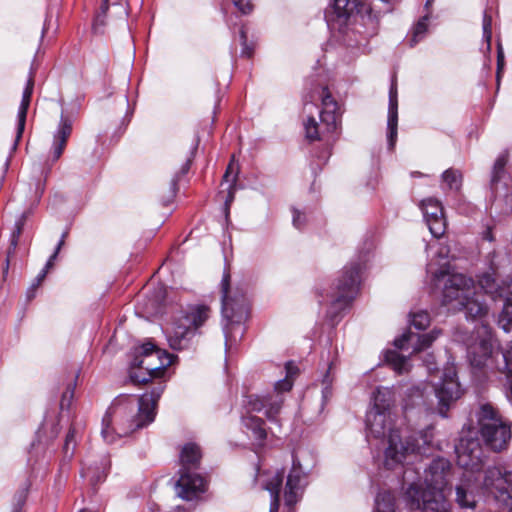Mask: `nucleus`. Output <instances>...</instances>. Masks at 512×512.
<instances>
[{
  "label": "nucleus",
  "instance_id": "a18cd8bd",
  "mask_svg": "<svg viewBox=\"0 0 512 512\" xmlns=\"http://www.w3.org/2000/svg\"><path fill=\"white\" fill-rule=\"evenodd\" d=\"M74 386L75 384H69L66 391L62 394L60 401V408L62 410L68 409L70 407V404L74 396Z\"/></svg>",
  "mask_w": 512,
  "mask_h": 512
},
{
  "label": "nucleus",
  "instance_id": "e433bc0d",
  "mask_svg": "<svg viewBox=\"0 0 512 512\" xmlns=\"http://www.w3.org/2000/svg\"><path fill=\"white\" fill-rule=\"evenodd\" d=\"M358 6V0H334L333 8L338 17H347Z\"/></svg>",
  "mask_w": 512,
  "mask_h": 512
},
{
  "label": "nucleus",
  "instance_id": "680f3d73",
  "mask_svg": "<svg viewBox=\"0 0 512 512\" xmlns=\"http://www.w3.org/2000/svg\"><path fill=\"white\" fill-rule=\"evenodd\" d=\"M64 240H60L56 246V249H55V252L56 253H59V251L61 250L62 246L64 245Z\"/></svg>",
  "mask_w": 512,
  "mask_h": 512
},
{
  "label": "nucleus",
  "instance_id": "3c124183",
  "mask_svg": "<svg viewBox=\"0 0 512 512\" xmlns=\"http://www.w3.org/2000/svg\"><path fill=\"white\" fill-rule=\"evenodd\" d=\"M22 226H23V221H18L16 223V231L13 232V235H12V245L15 247L17 245V239L18 237L20 236L21 234V231H22Z\"/></svg>",
  "mask_w": 512,
  "mask_h": 512
},
{
  "label": "nucleus",
  "instance_id": "393cba45",
  "mask_svg": "<svg viewBox=\"0 0 512 512\" xmlns=\"http://www.w3.org/2000/svg\"><path fill=\"white\" fill-rule=\"evenodd\" d=\"M500 298L504 299V305L499 317V325L504 331L508 332L512 326V291L504 288L503 296Z\"/></svg>",
  "mask_w": 512,
  "mask_h": 512
},
{
  "label": "nucleus",
  "instance_id": "f8f14e48",
  "mask_svg": "<svg viewBox=\"0 0 512 512\" xmlns=\"http://www.w3.org/2000/svg\"><path fill=\"white\" fill-rule=\"evenodd\" d=\"M476 415L487 446L498 452L505 449L511 439V429L503 422L498 411L490 403H485L480 405Z\"/></svg>",
  "mask_w": 512,
  "mask_h": 512
},
{
  "label": "nucleus",
  "instance_id": "49530a36",
  "mask_svg": "<svg viewBox=\"0 0 512 512\" xmlns=\"http://www.w3.org/2000/svg\"><path fill=\"white\" fill-rule=\"evenodd\" d=\"M389 105H398V92L396 78L393 77L389 89Z\"/></svg>",
  "mask_w": 512,
  "mask_h": 512
},
{
  "label": "nucleus",
  "instance_id": "a19ab883",
  "mask_svg": "<svg viewBox=\"0 0 512 512\" xmlns=\"http://www.w3.org/2000/svg\"><path fill=\"white\" fill-rule=\"evenodd\" d=\"M267 406V396L250 395L247 400V407L250 411L260 412Z\"/></svg>",
  "mask_w": 512,
  "mask_h": 512
},
{
  "label": "nucleus",
  "instance_id": "423d86ee",
  "mask_svg": "<svg viewBox=\"0 0 512 512\" xmlns=\"http://www.w3.org/2000/svg\"><path fill=\"white\" fill-rule=\"evenodd\" d=\"M230 274L224 273L221 280L222 292V316L225 321L223 331L225 335L226 349H230L234 343L244 335V322L248 319L249 308L243 296L230 298Z\"/></svg>",
  "mask_w": 512,
  "mask_h": 512
},
{
  "label": "nucleus",
  "instance_id": "864d4df0",
  "mask_svg": "<svg viewBox=\"0 0 512 512\" xmlns=\"http://www.w3.org/2000/svg\"><path fill=\"white\" fill-rule=\"evenodd\" d=\"M25 499H26V494L24 492H21L18 496H17V508H15L13 510V512H20V509L22 507V505L24 504L25 502Z\"/></svg>",
  "mask_w": 512,
  "mask_h": 512
},
{
  "label": "nucleus",
  "instance_id": "dca6fc26",
  "mask_svg": "<svg viewBox=\"0 0 512 512\" xmlns=\"http://www.w3.org/2000/svg\"><path fill=\"white\" fill-rule=\"evenodd\" d=\"M307 485V475L300 461L293 455L292 467L287 475L284 490L285 505L291 509L302 497Z\"/></svg>",
  "mask_w": 512,
  "mask_h": 512
},
{
  "label": "nucleus",
  "instance_id": "c756f323",
  "mask_svg": "<svg viewBox=\"0 0 512 512\" xmlns=\"http://www.w3.org/2000/svg\"><path fill=\"white\" fill-rule=\"evenodd\" d=\"M397 125H398V105H389L388 107V119H387V130H388V142L389 146L393 148L397 139Z\"/></svg>",
  "mask_w": 512,
  "mask_h": 512
},
{
  "label": "nucleus",
  "instance_id": "9b49d317",
  "mask_svg": "<svg viewBox=\"0 0 512 512\" xmlns=\"http://www.w3.org/2000/svg\"><path fill=\"white\" fill-rule=\"evenodd\" d=\"M314 94L321 99L322 110L320 112V125L314 117H309L305 123L306 138L310 141L323 140L326 136L333 135L339 122V107L326 86L319 87Z\"/></svg>",
  "mask_w": 512,
  "mask_h": 512
},
{
  "label": "nucleus",
  "instance_id": "de8ad7c7",
  "mask_svg": "<svg viewBox=\"0 0 512 512\" xmlns=\"http://www.w3.org/2000/svg\"><path fill=\"white\" fill-rule=\"evenodd\" d=\"M306 217L297 209H293V225L297 229H302L305 225Z\"/></svg>",
  "mask_w": 512,
  "mask_h": 512
},
{
  "label": "nucleus",
  "instance_id": "6e6552de",
  "mask_svg": "<svg viewBox=\"0 0 512 512\" xmlns=\"http://www.w3.org/2000/svg\"><path fill=\"white\" fill-rule=\"evenodd\" d=\"M173 363V355L147 342L136 349L133 360L137 371L131 372L130 378L136 384H146L154 379L164 377L167 367Z\"/></svg>",
  "mask_w": 512,
  "mask_h": 512
},
{
  "label": "nucleus",
  "instance_id": "c03bdc74",
  "mask_svg": "<svg viewBox=\"0 0 512 512\" xmlns=\"http://www.w3.org/2000/svg\"><path fill=\"white\" fill-rule=\"evenodd\" d=\"M233 5L242 15H249L253 12L254 5L251 0H231Z\"/></svg>",
  "mask_w": 512,
  "mask_h": 512
},
{
  "label": "nucleus",
  "instance_id": "58836bf2",
  "mask_svg": "<svg viewBox=\"0 0 512 512\" xmlns=\"http://www.w3.org/2000/svg\"><path fill=\"white\" fill-rule=\"evenodd\" d=\"M410 317L411 325L418 330H425L430 325V315L427 311L411 313Z\"/></svg>",
  "mask_w": 512,
  "mask_h": 512
},
{
  "label": "nucleus",
  "instance_id": "cd10ccee",
  "mask_svg": "<svg viewBox=\"0 0 512 512\" xmlns=\"http://www.w3.org/2000/svg\"><path fill=\"white\" fill-rule=\"evenodd\" d=\"M508 162V154L507 152L501 153L493 166L491 179H490V188L494 192L497 189L498 183L501 181L505 174V166Z\"/></svg>",
  "mask_w": 512,
  "mask_h": 512
},
{
  "label": "nucleus",
  "instance_id": "f257e3e1",
  "mask_svg": "<svg viewBox=\"0 0 512 512\" xmlns=\"http://www.w3.org/2000/svg\"><path fill=\"white\" fill-rule=\"evenodd\" d=\"M450 464L444 459L433 460L426 471L424 484L412 482L404 490L402 501L409 512H451L444 495Z\"/></svg>",
  "mask_w": 512,
  "mask_h": 512
},
{
  "label": "nucleus",
  "instance_id": "b1692460",
  "mask_svg": "<svg viewBox=\"0 0 512 512\" xmlns=\"http://www.w3.org/2000/svg\"><path fill=\"white\" fill-rule=\"evenodd\" d=\"M479 286L486 294L491 295V297L496 300L498 297H502L504 293V288L500 286L496 278L493 274L484 273L479 279Z\"/></svg>",
  "mask_w": 512,
  "mask_h": 512
},
{
  "label": "nucleus",
  "instance_id": "774afa93",
  "mask_svg": "<svg viewBox=\"0 0 512 512\" xmlns=\"http://www.w3.org/2000/svg\"><path fill=\"white\" fill-rule=\"evenodd\" d=\"M310 100L311 101L315 100V95L314 94L310 95Z\"/></svg>",
  "mask_w": 512,
  "mask_h": 512
},
{
  "label": "nucleus",
  "instance_id": "e2e57ef3",
  "mask_svg": "<svg viewBox=\"0 0 512 512\" xmlns=\"http://www.w3.org/2000/svg\"><path fill=\"white\" fill-rule=\"evenodd\" d=\"M411 176L412 177H421V176H423V174L421 172L414 171V172L411 173Z\"/></svg>",
  "mask_w": 512,
  "mask_h": 512
},
{
  "label": "nucleus",
  "instance_id": "f03ea898",
  "mask_svg": "<svg viewBox=\"0 0 512 512\" xmlns=\"http://www.w3.org/2000/svg\"><path fill=\"white\" fill-rule=\"evenodd\" d=\"M475 429H463L458 443L455 445L457 464L465 469L460 485L456 487L455 501L462 509H474L476 507V485L471 482L472 476L479 471L482 464V447Z\"/></svg>",
  "mask_w": 512,
  "mask_h": 512
},
{
  "label": "nucleus",
  "instance_id": "79ce46f5",
  "mask_svg": "<svg viewBox=\"0 0 512 512\" xmlns=\"http://www.w3.org/2000/svg\"><path fill=\"white\" fill-rule=\"evenodd\" d=\"M75 431L70 429L66 435L63 451L65 457L71 458L74 453Z\"/></svg>",
  "mask_w": 512,
  "mask_h": 512
},
{
  "label": "nucleus",
  "instance_id": "338daca9",
  "mask_svg": "<svg viewBox=\"0 0 512 512\" xmlns=\"http://www.w3.org/2000/svg\"><path fill=\"white\" fill-rule=\"evenodd\" d=\"M432 2H433V0H427V2H426V6L431 5V3H432Z\"/></svg>",
  "mask_w": 512,
  "mask_h": 512
},
{
  "label": "nucleus",
  "instance_id": "7c9ffc66",
  "mask_svg": "<svg viewBox=\"0 0 512 512\" xmlns=\"http://www.w3.org/2000/svg\"><path fill=\"white\" fill-rule=\"evenodd\" d=\"M243 422L247 428L252 430L255 439L260 442H263L266 439L267 433L264 428L265 423L263 419L256 416H248L243 418Z\"/></svg>",
  "mask_w": 512,
  "mask_h": 512
},
{
  "label": "nucleus",
  "instance_id": "7ed1b4c3",
  "mask_svg": "<svg viewBox=\"0 0 512 512\" xmlns=\"http://www.w3.org/2000/svg\"><path fill=\"white\" fill-rule=\"evenodd\" d=\"M366 428L368 437L386 439L384 450V466L395 469L403 464L408 455L414 453L417 446L409 439L405 441L399 431L393 428V419L390 411L371 409L366 414Z\"/></svg>",
  "mask_w": 512,
  "mask_h": 512
},
{
  "label": "nucleus",
  "instance_id": "6e6d98bb",
  "mask_svg": "<svg viewBox=\"0 0 512 512\" xmlns=\"http://www.w3.org/2000/svg\"><path fill=\"white\" fill-rule=\"evenodd\" d=\"M483 239L487 240V241H493L494 240V236H493V233H492V230L490 227H488L484 232H483Z\"/></svg>",
  "mask_w": 512,
  "mask_h": 512
},
{
  "label": "nucleus",
  "instance_id": "4c0bfd02",
  "mask_svg": "<svg viewBox=\"0 0 512 512\" xmlns=\"http://www.w3.org/2000/svg\"><path fill=\"white\" fill-rule=\"evenodd\" d=\"M428 16L422 17L413 27L412 37L410 39V46H415L423 37L428 30Z\"/></svg>",
  "mask_w": 512,
  "mask_h": 512
},
{
  "label": "nucleus",
  "instance_id": "2f4dec72",
  "mask_svg": "<svg viewBox=\"0 0 512 512\" xmlns=\"http://www.w3.org/2000/svg\"><path fill=\"white\" fill-rule=\"evenodd\" d=\"M392 402V392L388 388H379L374 394L372 409L390 411Z\"/></svg>",
  "mask_w": 512,
  "mask_h": 512
},
{
  "label": "nucleus",
  "instance_id": "8fccbe9b",
  "mask_svg": "<svg viewBox=\"0 0 512 512\" xmlns=\"http://www.w3.org/2000/svg\"><path fill=\"white\" fill-rule=\"evenodd\" d=\"M47 270L46 269H42L41 272L37 275V277L34 279L30 289H29V293L32 292V291H35L40 285L41 283L43 282V280L45 279L46 275H47Z\"/></svg>",
  "mask_w": 512,
  "mask_h": 512
},
{
  "label": "nucleus",
  "instance_id": "f704fd0d",
  "mask_svg": "<svg viewBox=\"0 0 512 512\" xmlns=\"http://www.w3.org/2000/svg\"><path fill=\"white\" fill-rule=\"evenodd\" d=\"M191 166V159H187L186 162L182 165L179 172H177L174 177L171 179L170 187H169V195L167 199L163 198L164 205H167L175 196L178 191V182L182 176L188 173Z\"/></svg>",
  "mask_w": 512,
  "mask_h": 512
},
{
  "label": "nucleus",
  "instance_id": "473e14b6",
  "mask_svg": "<svg viewBox=\"0 0 512 512\" xmlns=\"http://www.w3.org/2000/svg\"><path fill=\"white\" fill-rule=\"evenodd\" d=\"M442 181L450 190L459 191L462 186L463 176L459 170L449 168L443 172Z\"/></svg>",
  "mask_w": 512,
  "mask_h": 512
},
{
  "label": "nucleus",
  "instance_id": "13d9d810",
  "mask_svg": "<svg viewBox=\"0 0 512 512\" xmlns=\"http://www.w3.org/2000/svg\"><path fill=\"white\" fill-rule=\"evenodd\" d=\"M434 366H435L434 357L432 355H430L429 359L427 360V367L429 370H432V369H434Z\"/></svg>",
  "mask_w": 512,
  "mask_h": 512
},
{
  "label": "nucleus",
  "instance_id": "6ab92c4d",
  "mask_svg": "<svg viewBox=\"0 0 512 512\" xmlns=\"http://www.w3.org/2000/svg\"><path fill=\"white\" fill-rule=\"evenodd\" d=\"M465 311V315L467 319L476 320L479 319L481 324H485L483 321V317H485L488 313V307L482 300V295L477 293L474 290L472 295H468L467 298L463 299L461 302H458V305L453 311Z\"/></svg>",
  "mask_w": 512,
  "mask_h": 512
},
{
  "label": "nucleus",
  "instance_id": "37998d69",
  "mask_svg": "<svg viewBox=\"0 0 512 512\" xmlns=\"http://www.w3.org/2000/svg\"><path fill=\"white\" fill-rule=\"evenodd\" d=\"M240 39H241V44L243 46L242 50H241V56L246 57V58H251L254 53V48H253V46H251L247 43L248 38H247V33L244 28H241V30H240Z\"/></svg>",
  "mask_w": 512,
  "mask_h": 512
},
{
  "label": "nucleus",
  "instance_id": "c85d7f7f",
  "mask_svg": "<svg viewBox=\"0 0 512 512\" xmlns=\"http://www.w3.org/2000/svg\"><path fill=\"white\" fill-rule=\"evenodd\" d=\"M374 512H395V497L390 491H380L377 494Z\"/></svg>",
  "mask_w": 512,
  "mask_h": 512
},
{
  "label": "nucleus",
  "instance_id": "09e8293b",
  "mask_svg": "<svg viewBox=\"0 0 512 512\" xmlns=\"http://www.w3.org/2000/svg\"><path fill=\"white\" fill-rule=\"evenodd\" d=\"M504 67V52L500 43H498L497 47V79L500 78V73Z\"/></svg>",
  "mask_w": 512,
  "mask_h": 512
},
{
  "label": "nucleus",
  "instance_id": "a878e982",
  "mask_svg": "<svg viewBox=\"0 0 512 512\" xmlns=\"http://www.w3.org/2000/svg\"><path fill=\"white\" fill-rule=\"evenodd\" d=\"M239 168L233 162V160L228 164L225 174L223 175V182L228 183V195L225 200L226 210L228 211L229 205L234 200V185L237 181Z\"/></svg>",
  "mask_w": 512,
  "mask_h": 512
},
{
  "label": "nucleus",
  "instance_id": "aec40b11",
  "mask_svg": "<svg viewBox=\"0 0 512 512\" xmlns=\"http://www.w3.org/2000/svg\"><path fill=\"white\" fill-rule=\"evenodd\" d=\"M71 133L72 120L62 115L53 136V144L51 147L53 162L57 161L62 156Z\"/></svg>",
  "mask_w": 512,
  "mask_h": 512
},
{
  "label": "nucleus",
  "instance_id": "0e129e2a",
  "mask_svg": "<svg viewBox=\"0 0 512 512\" xmlns=\"http://www.w3.org/2000/svg\"><path fill=\"white\" fill-rule=\"evenodd\" d=\"M67 235H68V232H67V231H65V232L62 234V236H61V239H60V240H64V241H65V238H66V236H67Z\"/></svg>",
  "mask_w": 512,
  "mask_h": 512
},
{
  "label": "nucleus",
  "instance_id": "9d476101",
  "mask_svg": "<svg viewBox=\"0 0 512 512\" xmlns=\"http://www.w3.org/2000/svg\"><path fill=\"white\" fill-rule=\"evenodd\" d=\"M428 272L432 274V283L435 288L442 289V304L454 310L463 299L474 293V281L461 273H451L449 268L442 266L432 271L428 265Z\"/></svg>",
  "mask_w": 512,
  "mask_h": 512
},
{
  "label": "nucleus",
  "instance_id": "72a5a7b5",
  "mask_svg": "<svg viewBox=\"0 0 512 512\" xmlns=\"http://www.w3.org/2000/svg\"><path fill=\"white\" fill-rule=\"evenodd\" d=\"M284 399L281 395H269L267 396V406L265 409V415L270 421H276L277 415L279 414L283 405Z\"/></svg>",
  "mask_w": 512,
  "mask_h": 512
},
{
  "label": "nucleus",
  "instance_id": "c9c22d12",
  "mask_svg": "<svg viewBox=\"0 0 512 512\" xmlns=\"http://www.w3.org/2000/svg\"><path fill=\"white\" fill-rule=\"evenodd\" d=\"M386 360L392 365L393 369L402 374L408 371V359L395 351H389L386 354Z\"/></svg>",
  "mask_w": 512,
  "mask_h": 512
},
{
  "label": "nucleus",
  "instance_id": "bf43d9fd",
  "mask_svg": "<svg viewBox=\"0 0 512 512\" xmlns=\"http://www.w3.org/2000/svg\"><path fill=\"white\" fill-rule=\"evenodd\" d=\"M331 382L332 381L329 379V371H327V373L325 374V376L323 378V384L330 385Z\"/></svg>",
  "mask_w": 512,
  "mask_h": 512
},
{
  "label": "nucleus",
  "instance_id": "2eb2a0df",
  "mask_svg": "<svg viewBox=\"0 0 512 512\" xmlns=\"http://www.w3.org/2000/svg\"><path fill=\"white\" fill-rule=\"evenodd\" d=\"M434 390L438 399L437 411L441 417L447 418L448 410L462 395L455 367L449 366L444 369L441 380L435 385Z\"/></svg>",
  "mask_w": 512,
  "mask_h": 512
},
{
  "label": "nucleus",
  "instance_id": "4d7b16f0",
  "mask_svg": "<svg viewBox=\"0 0 512 512\" xmlns=\"http://www.w3.org/2000/svg\"><path fill=\"white\" fill-rule=\"evenodd\" d=\"M106 477V474H103V475H97L96 477L92 476L90 478V481L93 485L97 484V483H100L102 482Z\"/></svg>",
  "mask_w": 512,
  "mask_h": 512
},
{
  "label": "nucleus",
  "instance_id": "20e7f679",
  "mask_svg": "<svg viewBox=\"0 0 512 512\" xmlns=\"http://www.w3.org/2000/svg\"><path fill=\"white\" fill-rule=\"evenodd\" d=\"M152 422L135 398L124 397L108 408L102 420L101 434L107 443H113L116 436H128Z\"/></svg>",
  "mask_w": 512,
  "mask_h": 512
},
{
  "label": "nucleus",
  "instance_id": "ddd939ff",
  "mask_svg": "<svg viewBox=\"0 0 512 512\" xmlns=\"http://www.w3.org/2000/svg\"><path fill=\"white\" fill-rule=\"evenodd\" d=\"M363 268V262H351L342 270L337 280L335 291L331 295V306L329 314L335 318L337 314L349 306L355 298L360 285V273Z\"/></svg>",
  "mask_w": 512,
  "mask_h": 512
},
{
  "label": "nucleus",
  "instance_id": "bb28decb",
  "mask_svg": "<svg viewBox=\"0 0 512 512\" xmlns=\"http://www.w3.org/2000/svg\"><path fill=\"white\" fill-rule=\"evenodd\" d=\"M286 377L275 383V392L281 395L283 392H288L292 389L293 379L298 374V367L293 362H287L285 365Z\"/></svg>",
  "mask_w": 512,
  "mask_h": 512
},
{
  "label": "nucleus",
  "instance_id": "ea45409f",
  "mask_svg": "<svg viewBox=\"0 0 512 512\" xmlns=\"http://www.w3.org/2000/svg\"><path fill=\"white\" fill-rule=\"evenodd\" d=\"M482 28H483V39L486 42L487 51H490L491 50V39H492V17L487 11H484V14H483Z\"/></svg>",
  "mask_w": 512,
  "mask_h": 512
},
{
  "label": "nucleus",
  "instance_id": "f3484780",
  "mask_svg": "<svg viewBox=\"0 0 512 512\" xmlns=\"http://www.w3.org/2000/svg\"><path fill=\"white\" fill-rule=\"evenodd\" d=\"M420 207L431 234L435 238L442 237L446 231V219L441 203L435 198H427L421 201Z\"/></svg>",
  "mask_w": 512,
  "mask_h": 512
},
{
  "label": "nucleus",
  "instance_id": "603ef678",
  "mask_svg": "<svg viewBox=\"0 0 512 512\" xmlns=\"http://www.w3.org/2000/svg\"><path fill=\"white\" fill-rule=\"evenodd\" d=\"M105 25L104 16L98 15L94 20L93 29L95 32H99L100 27Z\"/></svg>",
  "mask_w": 512,
  "mask_h": 512
},
{
  "label": "nucleus",
  "instance_id": "4be33fe9",
  "mask_svg": "<svg viewBox=\"0 0 512 512\" xmlns=\"http://www.w3.org/2000/svg\"><path fill=\"white\" fill-rule=\"evenodd\" d=\"M157 380L158 381L154 382L150 392L144 393L136 399L142 409L146 411V417L150 421L155 420L158 401L165 389L164 380H162V378Z\"/></svg>",
  "mask_w": 512,
  "mask_h": 512
},
{
  "label": "nucleus",
  "instance_id": "0eeeda50",
  "mask_svg": "<svg viewBox=\"0 0 512 512\" xmlns=\"http://www.w3.org/2000/svg\"><path fill=\"white\" fill-rule=\"evenodd\" d=\"M467 358L474 375L487 376L489 372L499 369L495 365L493 334L488 324H480L475 328L466 342Z\"/></svg>",
  "mask_w": 512,
  "mask_h": 512
},
{
  "label": "nucleus",
  "instance_id": "69168bd1",
  "mask_svg": "<svg viewBox=\"0 0 512 512\" xmlns=\"http://www.w3.org/2000/svg\"><path fill=\"white\" fill-rule=\"evenodd\" d=\"M67 235H68V232H67V231H65V232L62 234V236H61V239H60V240H64V241H65V238H66V236H67Z\"/></svg>",
  "mask_w": 512,
  "mask_h": 512
},
{
  "label": "nucleus",
  "instance_id": "052dcab7",
  "mask_svg": "<svg viewBox=\"0 0 512 512\" xmlns=\"http://www.w3.org/2000/svg\"><path fill=\"white\" fill-rule=\"evenodd\" d=\"M101 10H102V13L105 14L106 11L108 10V0H104L103 1V4L101 6Z\"/></svg>",
  "mask_w": 512,
  "mask_h": 512
},
{
  "label": "nucleus",
  "instance_id": "4468645a",
  "mask_svg": "<svg viewBox=\"0 0 512 512\" xmlns=\"http://www.w3.org/2000/svg\"><path fill=\"white\" fill-rule=\"evenodd\" d=\"M481 489L496 501L507 505L512 501V472L499 467H491L485 471Z\"/></svg>",
  "mask_w": 512,
  "mask_h": 512
},
{
  "label": "nucleus",
  "instance_id": "412c9836",
  "mask_svg": "<svg viewBox=\"0 0 512 512\" xmlns=\"http://www.w3.org/2000/svg\"><path fill=\"white\" fill-rule=\"evenodd\" d=\"M33 89H34V75L31 72L30 75H29V78L27 80L26 86L24 88V91H23V94H22L21 103H20V106H19V109H18V114H17V133H16V139H15L14 147L17 146L18 142L22 138V135H23V132H24V129H25L26 117H27V112H28L29 106H30V102H31L32 94H33Z\"/></svg>",
  "mask_w": 512,
  "mask_h": 512
},
{
  "label": "nucleus",
  "instance_id": "5701e85b",
  "mask_svg": "<svg viewBox=\"0 0 512 512\" xmlns=\"http://www.w3.org/2000/svg\"><path fill=\"white\" fill-rule=\"evenodd\" d=\"M284 479V472L277 471L265 483V489L271 494L269 512H278L280 505V491Z\"/></svg>",
  "mask_w": 512,
  "mask_h": 512
},
{
  "label": "nucleus",
  "instance_id": "a211bd4d",
  "mask_svg": "<svg viewBox=\"0 0 512 512\" xmlns=\"http://www.w3.org/2000/svg\"><path fill=\"white\" fill-rule=\"evenodd\" d=\"M441 334V330L433 329L430 333L419 335L414 334L411 331L403 333L399 338L394 340L396 348L403 350L408 348L411 344L413 352H420L428 348Z\"/></svg>",
  "mask_w": 512,
  "mask_h": 512
},
{
  "label": "nucleus",
  "instance_id": "39448f33",
  "mask_svg": "<svg viewBox=\"0 0 512 512\" xmlns=\"http://www.w3.org/2000/svg\"><path fill=\"white\" fill-rule=\"evenodd\" d=\"M210 316L211 309L204 304L189 305L182 310L166 331L170 348L173 350L189 348L197 330L205 324Z\"/></svg>",
  "mask_w": 512,
  "mask_h": 512
},
{
  "label": "nucleus",
  "instance_id": "5fc2aeb1",
  "mask_svg": "<svg viewBox=\"0 0 512 512\" xmlns=\"http://www.w3.org/2000/svg\"><path fill=\"white\" fill-rule=\"evenodd\" d=\"M57 255H58V253H56L54 251V253L49 257V259L43 269H46L48 271L50 268H52L54 265V260L56 259Z\"/></svg>",
  "mask_w": 512,
  "mask_h": 512
},
{
  "label": "nucleus",
  "instance_id": "1a4fd4ad",
  "mask_svg": "<svg viewBox=\"0 0 512 512\" xmlns=\"http://www.w3.org/2000/svg\"><path fill=\"white\" fill-rule=\"evenodd\" d=\"M202 453L195 443H187L180 453V477L176 482L177 495L184 500H192L205 491L206 480L196 470L199 469Z\"/></svg>",
  "mask_w": 512,
  "mask_h": 512
}]
</instances>
